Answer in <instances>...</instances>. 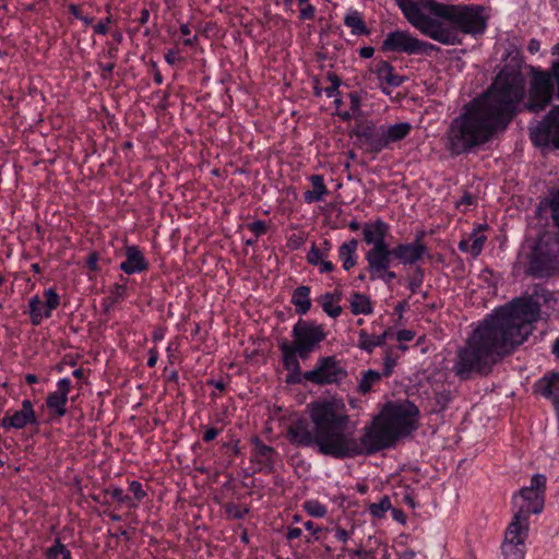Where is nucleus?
<instances>
[{
	"label": "nucleus",
	"mask_w": 559,
	"mask_h": 559,
	"mask_svg": "<svg viewBox=\"0 0 559 559\" xmlns=\"http://www.w3.org/2000/svg\"><path fill=\"white\" fill-rule=\"evenodd\" d=\"M312 427L305 418L293 420L287 427L289 442L298 448H316L320 454L334 459L373 454L392 447L397 437L380 414L364 428L357 439L348 430L349 416L343 400L329 399L308 406Z\"/></svg>",
	"instance_id": "obj_1"
},
{
	"label": "nucleus",
	"mask_w": 559,
	"mask_h": 559,
	"mask_svg": "<svg viewBox=\"0 0 559 559\" xmlns=\"http://www.w3.org/2000/svg\"><path fill=\"white\" fill-rule=\"evenodd\" d=\"M538 306L530 300H514L489 314L457 349L452 371L461 381L486 377L492 368L532 332L531 321Z\"/></svg>",
	"instance_id": "obj_2"
},
{
	"label": "nucleus",
	"mask_w": 559,
	"mask_h": 559,
	"mask_svg": "<svg viewBox=\"0 0 559 559\" xmlns=\"http://www.w3.org/2000/svg\"><path fill=\"white\" fill-rule=\"evenodd\" d=\"M525 93V79L519 69H502L490 88L464 106L447 131L445 147L451 155L469 153L504 130L513 119Z\"/></svg>",
	"instance_id": "obj_3"
},
{
	"label": "nucleus",
	"mask_w": 559,
	"mask_h": 559,
	"mask_svg": "<svg viewBox=\"0 0 559 559\" xmlns=\"http://www.w3.org/2000/svg\"><path fill=\"white\" fill-rule=\"evenodd\" d=\"M396 4L423 35L443 45L461 44L459 33L478 36L487 28L480 5L448 4L440 19H432L420 12L411 0H396Z\"/></svg>",
	"instance_id": "obj_4"
},
{
	"label": "nucleus",
	"mask_w": 559,
	"mask_h": 559,
	"mask_svg": "<svg viewBox=\"0 0 559 559\" xmlns=\"http://www.w3.org/2000/svg\"><path fill=\"white\" fill-rule=\"evenodd\" d=\"M293 343L282 340L278 343V347L282 352L285 369L299 374L300 365L298 357L307 359L314 347L325 338V333L321 325L299 320L293 328Z\"/></svg>",
	"instance_id": "obj_5"
},
{
	"label": "nucleus",
	"mask_w": 559,
	"mask_h": 559,
	"mask_svg": "<svg viewBox=\"0 0 559 559\" xmlns=\"http://www.w3.org/2000/svg\"><path fill=\"white\" fill-rule=\"evenodd\" d=\"M530 76L527 100L523 105L525 110L537 114L545 110L554 97L559 100V59L549 70L531 66Z\"/></svg>",
	"instance_id": "obj_6"
},
{
	"label": "nucleus",
	"mask_w": 559,
	"mask_h": 559,
	"mask_svg": "<svg viewBox=\"0 0 559 559\" xmlns=\"http://www.w3.org/2000/svg\"><path fill=\"white\" fill-rule=\"evenodd\" d=\"M411 130L412 126L408 122L382 126L366 122L356 127L355 134L369 152L379 153L391 143L405 139Z\"/></svg>",
	"instance_id": "obj_7"
},
{
	"label": "nucleus",
	"mask_w": 559,
	"mask_h": 559,
	"mask_svg": "<svg viewBox=\"0 0 559 559\" xmlns=\"http://www.w3.org/2000/svg\"><path fill=\"white\" fill-rule=\"evenodd\" d=\"M362 236L367 245L372 247L366 253V261L374 270L385 267L388 262V250L390 248L385 238L389 234V225L382 221L367 222L362 225Z\"/></svg>",
	"instance_id": "obj_8"
},
{
	"label": "nucleus",
	"mask_w": 559,
	"mask_h": 559,
	"mask_svg": "<svg viewBox=\"0 0 559 559\" xmlns=\"http://www.w3.org/2000/svg\"><path fill=\"white\" fill-rule=\"evenodd\" d=\"M381 415L399 438L409 435L417 428L418 407L409 401L388 404Z\"/></svg>",
	"instance_id": "obj_9"
},
{
	"label": "nucleus",
	"mask_w": 559,
	"mask_h": 559,
	"mask_svg": "<svg viewBox=\"0 0 559 559\" xmlns=\"http://www.w3.org/2000/svg\"><path fill=\"white\" fill-rule=\"evenodd\" d=\"M528 273L534 277H550L559 273V238L538 246L530 258Z\"/></svg>",
	"instance_id": "obj_10"
},
{
	"label": "nucleus",
	"mask_w": 559,
	"mask_h": 559,
	"mask_svg": "<svg viewBox=\"0 0 559 559\" xmlns=\"http://www.w3.org/2000/svg\"><path fill=\"white\" fill-rule=\"evenodd\" d=\"M347 377V370L334 357L318 360L314 369L306 371L304 379L319 385L340 383Z\"/></svg>",
	"instance_id": "obj_11"
},
{
	"label": "nucleus",
	"mask_w": 559,
	"mask_h": 559,
	"mask_svg": "<svg viewBox=\"0 0 559 559\" xmlns=\"http://www.w3.org/2000/svg\"><path fill=\"white\" fill-rule=\"evenodd\" d=\"M531 140L537 146H547L551 143L559 148V105L554 106L531 130Z\"/></svg>",
	"instance_id": "obj_12"
},
{
	"label": "nucleus",
	"mask_w": 559,
	"mask_h": 559,
	"mask_svg": "<svg viewBox=\"0 0 559 559\" xmlns=\"http://www.w3.org/2000/svg\"><path fill=\"white\" fill-rule=\"evenodd\" d=\"M427 253V246L421 240V237L417 236L413 242L399 243L393 248H389L385 266H391L393 259L397 260L403 265H414L421 261Z\"/></svg>",
	"instance_id": "obj_13"
},
{
	"label": "nucleus",
	"mask_w": 559,
	"mask_h": 559,
	"mask_svg": "<svg viewBox=\"0 0 559 559\" xmlns=\"http://www.w3.org/2000/svg\"><path fill=\"white\" fill-rule=\"evenodd\" d=\"M44 296L45 300H41L39 296L29 299L28 313L34 325L40 324L44 318H49L52 310L59 306L60 298L52 288L46 289Z\"/></svg>",
	"instance_id": "obj_14"
},
{
	"label": "nucleus",
	"mask_w": 559,
	"mask_h": 559,
	"mask_svg": "<svg viewBox=\"0 0 559 559\" xmlns=\"http://www.w3.org/2000/svg\"><path fill=\"white\" fill-rule=\"evenodd\" d=\"M418 45V38L413 37L407 32L394 31L386 35L381 48L383 51L416 55Z\"/></svg>",
	"instance_id": "obj_15"
},
{
	"label": "nucleus",
	"mask_w": 559,
	"mask_h": 559,
	"mask_svg": "<svg viewBox=\"0 0 559 559\" xmlns=\"http://www.w3.org/2000/svg\"><path fill=\"white\" fill-rule=\"evenodd\" d=\"M513 503L518 508L516 512L528 516L531 513L538 514L544 508V496L537 490L523 487L513 496Z\"/></svg>",
	"instance_id": "obj_16"
},
{
	"label": "nucleus",
	"mask_w": 559,
	"mask_h": 559,
	"mask_svg": "<svg viewBox=\"0 0 559 559\" xmlns=\"http://www.w3.org/2000/svg\"><path fill=\"white\" fill-rule=\"evenodd\" d=\"M72 388L69 378H62L57 382V390L48 394L46 405L53 417H63L67 414L68 394Z\"/></svg>",
	"instance_id": "obj_17"
},
{
	"label": "nucleus",
	"mask_w": 559,
	"mask_h": 559,
	"mask_svg": "<svg viewBox=\"0 0 559 559\" xmlns=\"http://www.w3.org/2000/svg\"><path fill=\"white\" fill-rule=\"evenodd\" d=\"M27 425H38V419L29 400L22 402V409L14 412L12 415L7 414L1 420V427L4 429H23Z\"/></svg>",
	"instance_id": "obj_18"
},
{
	"label": "nucleus",
	"mask_w": 559,
	"mask_h": 559,
	"mask_svg": "<svg viewBox=\"0 0 559 559\" xmlns=\"http://www.w3.org/2000/svg\"><path fill=\"white\" fill-rule=\"evenodd\" d=\"M528 533V516L521 512H515L512 521L510 522L506 535L504 542L522 544L524 545Z\"/></svg>",
	"instance_id": "obj_19"
},
{
	"label": "nucleus",
	"mask_w": 559,
	"mask_h": 559,
	"mask_svg": "<svg viewBox=\"0 0 559 559\" xmlns=\"http://www.w3.org/2000/svg\"><path fill=\"white\" fill-rule=\"evenodd\" d=\"M148 266L143 253L136 246H129L126 249V260L120 264V269L126 274L140 273Z\"/></svg>",
	"instance_id": "obj_20"
},
{
	"label": "nucleus",
	"mask_w": 559,
	"mask_h": 559,
	"mask_svg": "<svg viewBox=\"0 0 559 559\" xmlns=\"http://www.w3.org/2000/svg\"><path fill=\"white\" fill-rule=\"evenodd\" d=\"M536 391L547 399H552L556 411L559 406V371L545 374L536 383Z\"/></svg>",
	"instance_id": "obj_21"
},
{
	"label": "nucleus",
	"mask_w": 559,
	"mask_h": 559,
	"mask_svg": "<svg viewBox=\"0 0 559 559\" xmlns=\"http://www.w3.org/2000/svg\"><path fill=\"white\" fill-rule=\"evenodd\" d=\"M357 248L358 240L353 238L346 242H343L338 248V258L343 263V269L345 271L350 270L357 263Z\"/></svg>",
	"instance_id": "obj_22"
},
{
	"label": "nucleus",
	"mask_w": 559,
	"mask_h": 559,
	"mask_svg": "<svg viewBox=\"0 0 559 559\" xmlns=\"http://www.w3.org/2000/svg\"><path fill=\"white\" fill-rule=\"evenodd\" d=\"M376 73L378 78L385 82L390 87H399L404 82V76L394 73V69L388 61H381L377 66Z\"/></svg>",
	"instance_id": "obj_23"
},
{
	"label": "nucleus",
	"mask_w": 559,
	"mask_h": 559,
	"mask_svg": "<svg viewBox=\"0 0 559 559\" xmlns=\"http://www.w3.org/2000/svg\"><path fill=\"white\" fill-rule=\"evenodd\" d=\"M309 179L312 185V190H308L304 193V200L308 204L319 202L328 194V189L321 175H312Z\"/></svg>",
	"instance_id": "obj_24"
},
{
	"label": "nucleus",
	"mask_w": 559,
	"mask_h": 559,
	"mask_svg": "<svg viewBox=\"0 0 559 559\" xmlns=\"http://www.w3.org/2000/svg\"><path fill=\"white\" fill-rule=\"evenodd\" d=\"M310 287L309 286H298L292 296V304L296 308V312L299 314H306L311 308L310 300Z\"/></svg>",
	"instance_id": "obj_25"
},
{
	"label": "nucleus",
	"mask_w": 559,
	"mask_h": 559,
	"mask_svg": "<svg viewBox=\"0 0 559 559\" xmlns=\"http://www.w3.org/2000/svg\"><path fill=\"white\" fill-rule=\"evenodd\" d=\"M344 24L352 29L354 35L359 36L369 34V29L358 11H349L344 17Z\"/></svg>",
	"instance_id": "obj_26"
},
{
	"label": "nucleus",
	"mask_w": 559,
	"mask_h": 559,
	"mask_svg": "<svg viewBox=\"0 0 559 559\" xmlns=\"http://www.w3.org/2000/svg\"><path fill=\"white\" fill-rule=\"evenodd\" d=\"M350 310L354 314H370L372 306L369 297L360 293H354L350 298Z\"/></svg>",
	"instance_id": "obj_27"
},
{
	"label": "nucleus",
	"mask_w": 559,
	"mask_h": 559,
	"mask_svg": "<svg viewBox=\"0 0 559 559\" xmlns=\"http://www.w3.org/2000/svg\"><path fill=\"white\" fill-rule=\"evenodd\" d=\"M384 345V336L371 335L366 330L359 332L358 347L367 353H372L377 346Z\"/></svg>",
	"instance_id": "obj_28"
},
{
	"label": "nucleus",
	"mask_w": 559,
	"mask_h": 559,
	"mask_svg": "<svg viewBox=\"0 0 559 559\" xmlns=\"http://www.w3.org/2000/svg\"><path fill=\"white\" fill-rule=\"evenodd\" d=\"M381 380V373L369 369L362 373V377L358 383V391L361 394H367L371 391L372 385Z\"/></svg>",
	"instance_id": "obj_29"
},
{
	"label": "nucleus",
	"mask_w": 559,
	"mask_h": 559,
	"mask_svg": "<svg viewBox=\"0 0 559 559\" xmlns=\"http://www.w3.org/2000/svg\"><path fill=\"white\" fill-rule=\"evenodd\" d=\"M46 559H72L70 550L63 545L60 538H56L53 545L45 552Z\"/></svg>",
	"instance_id": "obj_30"
},
{
	"label": "nucleus",
	"mask_w": 559,
	"mask_h": 559,
	"mask_svg": "<svg viewBox=\"0 0 559 559\" xmlns=\"http://www.w3.org/2000/svg\"><path fill=\"white\" fill-rule=\"evenodd\" d=\"M501 550L506 559H524L525 545L503 542Z\"/></svg>",
	"instance_id": "obj_31"
},
{
	"label": "nucleus",
	"mask_w": 559,
	"mask_h": 559,
	"mask_svg": "<svg viewBox=\"0 0 559 559\" xmlns=\"http://www.w3.org/2000/svg\"><path fill=\"white\" fill-rule=\"evenodd\" d=\"M322 308L331 318H337L342 313V307L334 304V296L331 293L322 296Z\"/></svg>",
	"instance_id": "obj_32"
},
{
	"label": "nucleus",
	"mask_w": 559,
	"mask_h": 559,
	"mask_svg": "<svg viewBox=\"0 0 559 559\" xmlns=\"http://www.w3.org/2000/svg\"><path fill=\"white\" fill-rule=\"evenodd\" d=\"M304 509L309 515L313 518H324L328 513L326 507L318 500L305 501Z\"/></svg>",
	"instance_id": "obj_33"
},
{
	"label": "nucleus",
	"mask_w": 559,
	"mask_h": 559,
	"mask_svg": "<svg viewBox=\"0 0 559 559\" xmlns=\"http://www.w3.org/2000/svg\"><path fill=\"white\" fill-rule=\"evenodd\" d=\"M254 444L255 454L264 459L266 464L271 466L273 464L275 450L272 447L264 444L259 438H255Z\"/></svg>",
	"instance_id": "obj_34"
},
{
	"label": "nucleus",
	"mask_w": 559,
	"mask_h": 559,
	"mask_svg": "<svg viewBox=\"0 0 559 559\" xmlns=\"http://www.w3.org/2000/svg\"><path fill=\"white\" fill-rule=\"evenodd\" d=\"M389 269H390V266L374 270L371 267V264H368V267H367L368 272L370 273L371 280L380 278L383 282H385L386 284H389L394 278H396V274L394 272L390 271Z\"/></svg>",
	"instance_id": "obj_35"
},
{
	"label": "nucleus",
	"mask_w": 559,
	"mask_h": 559,
	"mask_svg": "<svg viewBox=\"0 0 559 559\" xmlns=\"http://www.w3.org/2000/svg\"><path fill=\"white\" fill-rule=\"evenodd\" d=\"M392 508L391 500L388 496L381 498L378 503H372L369 507L370 513L378 519L384 516L385 512Z\"/></svg>",
	"instance_id": "obj_36"
},
{
	"label": "nucleus",
	"mask_w": 559,
	"mask_h": 559,
	"mask_svg": "<svg viewBox=\"0 0 559 559\" xmlns=\"http://www.w3.org/2000/svg\"><path fill=\"white\" fill-rule=\"evenodd\" d=\"M549 209L552 224L559 230V189L550 194Z\"/></svg>",
	"instance_id": "obj_37"
},
{
	"label": "nucleus",
	"mask_w": 559,
	"mask_h": 559,
	"mask_svg": "<svg viewBox=\"0 0 559 559\" xmlns=\"http://www.w3.org/2000/svg\"><path fill=\"white\" fill-rule=\"evenodd\" d=\"M469 240L472 254L478 257L486 241V236L481 235L479 230H474L469 236Z\"/></svg>",
	"instance_id": "obj_38"
},
{
	"label": "nucleus",
	"mask_w": 559,
	"mask_h": 559,
	"mask_svg": "<svg viewBox=\"0 0 559 559\" xmlns=\"http://www.w3.org/2000/svg\"><path fill=\"white\" fill-rule=\"evenodd\" d=\"M424 276H425V273L421 267L416 266L413 270V273L408 278V288L413 294L418 292L419 287L421 286V284L424 282Z\"/></svg>",
	"instance_id": "obj_39"
},
{
	"label": "nucleus",
	"mask_w": 559,
	"mask_h": 559,
	"mask_svg": "<svg viewBox=\"0 0 559 559\" xmlns=\"http://www.w3.org/2000/svg\"><path fill=\"white\" fill-rule=\"evenodd\" d=\"M324 259H328V252H323L316 245H312L307 253V262L318 266Z\"/></svg>",
	"instance_id": "obj_40"
},
{
	"label": "nucleus",
	"mask_w": 559,
	"mask_h": 559,
	"mask_svg": "<svg viewBox=\"0 0 559 559\" xmlns=\"http://www.w3.org/2000/svg\"><path fill=\"white\" fill-rule=\"evenodd\" d=\"M107 493L110 495L112 499L118 501L121 504H127L129 508H135L136 503L132 501V499L123 493V490L119 487H115L112 489L107 490Z\"/></svg>",
	"instance_id": "obj_41"
},
{
	"label": "nucleus",
	"mask_w": 559,
	"mask_h": 559,
	"mask_svg": "<svg viewBox=\"0 0 559 559\" xmlns=\"http://www.w3.org/2000/svg\"><path fill=\"white\" fill-rule=\"evenodd\" d=\"M527 488L537 490L539 493L544 496L546 489V477L542 474H535L531 479V486H528Z\"/></svg>",
	"instance_id": "obj_42"
},
{
	"label": "nucleus",
	"mask_w": 559,
	"mask_h": 559,
	"mask_svg": "<svg viewBox=\"0 0 559 559\" xmlns=\"http://www.w3.org/2000/svg\"><path fill=\"white\" fill-rule=\"evenodd\" d=\"M129 490L133 493L136 501L143 500L146 492L142 488V484L138 480H132L129 485Z\"/></svg>",
	"instance_id": "obj_43"
},
{
	"label": "nucleus",
	"mask_w": 559,
	"mask_h": 559,
	"mask_svg": "<svg viewBox=\"0 0 559 559\" xmlns=\"http://www.w3.org/2000/svg\"><path fill=\"white\" fill-rule=\"evenodd\" d=\"M248 228L255 235V237L265 234L267 229L264 221H254L248 224Z\"/></svg>",
	"instance_id": "obj_44"
},
{
	"label": "nucleus",
	"mask_w": 559,
	"mask_h": 559,
	"mask_svg": "<svg viewBox=\"0 0 559 559\" xmlns=\"http://www.w3.org/2000/svg\"><path fill=\"white\" fill-rule=\"evenodd\" d=\"M226 513L228 514V516L233 518V519H242L245 513L248 512V510H240L238 506H236L235 503H228L226 506Z\"/></svg>",
	"instance_id": "obj_45"
},
{
	"label": "nucleus",
	"mask_w": 559,
	"mask_h": 559,
	"mask_svg": "<svg viewBox=\"0 0 559 559\" xmlns=\"http://www.w3.org/2000/svg\"><path fill=\"white\" fill-rule=\"evenodd\" d=\"M112 302L116 304L120 301L126 293V286L121 284H115L112 289L110 290Z\"/></svg>",
	"instance_id": "obj_46"
},
{
	"label": "nucleus",
	"mask_w": 559,
	"mask_h": 559,
	"mask_svg": "<svg viewBox=\"0 0 559 559\" xmlns=\"http://www.w3.org/2000/svg\"><path fill=\"white\" fill-rule=\"evenodd\" d=\"M316 9L313 5L308 4L300 10L299 17L301 20H311L314 17Z\"/></svg>",
	"instance_id": "obj_47"
},
{
	"label": "nucleus",
	"mask_w": 559,
	"mask_h": 559,
	"mask_svg": "<svg viewBox=\"0 0 559 559\" xmlns=\"http://www.w3.org/2000/svg\"><path fill=\"white\" fill-rule=\"evenodd\" d=\"M418 50H417V53H428L429 51H432V50H439V48L437 46H435L433 44H430V43H426V41H421L418 39Z\"/></svg>",
	"instance_id": "obj_48"
},
{
	"label": "nucleus",
	"mask_w": 559,
	"mask_h": 559,
	"mask_svg": "<svg viewBox=\"0 0 559 559\" xmlns=\"http://www.w3.org/2000/svg\"><path fill=\"white\" fill-rule=\"evenodd\" d=\"M415 337V333L412 330H400L396 333V338L400 342H409Z\"/></svg>",
	"instance_id": "obj_49"
},
{
	"label": "nucleus",
	"mask_w": 559,
	"mask_h": 559,
	"mask_svg": "<svg viewBox=\"0 0 559 559\" xmlns=\"http://www.w3.org/2000/svg\"><path fill=\"white\" fill-rule=\"evenodd\" d=\"M111 22L110 16L106 17L104 22H99L94 26V32L100 35H106L108 33L107 24Z\"/></svg>",
	"instance_id": "obj_50"
},
{
	"label": "nucleus",
	"mask_w": 559,
	"mask_h": 559,
	"mask_svg": "<svg viewBox=\"0 0 559 559\" xmlns=\"http://www.w3.org/2000/svg\"><path fill=\"white\" fill-rule=\"evenodd\" d=\"M218 433H219V430L217 428L210 427L204 431L202 439L205 442H210V441L214 440L218 436Z\"/></svg>",
	"instance_id": "obj_51"
},
{
	"label": "nucleus",
	"mask_w": 559,
	"mask_h": 559,
	"mask_svg": "<svg viewBox=\"0 0 559 559\" xmlns=\"http://www.w3.org/2000/svg\"><path fill=\"white\" fill-rule=\"evenodd\" d=\"M348 97L350 100V110L357 111L360 107V96L357 93H350Z\"/></svg>",
	"instance_id": "obj_52"
},
{
	"label": "nucleus",
	"mask_w": 559,
	"mask_h": 559,
	"mask_svg": "<svg viewBox=\"0 0 559 559\" xmlns=\"http://www.w3.org/2000/svg\"><path fill=\"white\" fill-rule=\"evenodd\" d=\"M394 365H395V360L393 358H391L390 355H386V357L384 359V371H383V374L385 377H389L392 373V368L394 367Z\"/></svg>",
	"instance_id": "obj_53"
},
{
	"label": "nucleus",
	"mask_w": 559,
	"mask_h": 559,
	"mask_svg": "<svg viewBox=\"0 0 559 559\" xmlns=\"http://www.w3.org/2000/svg\"><path fill=\"white\" fill-rule=\"evenodd\" d=\"M157 359H158V352L155 347H153L148 350L147 366L150 368L155 367Z\"/></svg>",
	"instance_id": "obj_54"
},
{
	"label": "nucleus",
	"mask_w": 559,
	"mask_h": 559,
	"mask_svg": "<svg viewBox=\"0 0 559 559\" xmlns=\"http://www.w3.org/2000/svg\"><path fill=\"white\" fill-rule=\"evenodd\" d=\"M318 266L321 273H330L335 269L334 264L326 259H324Z\"/></svg>",
	"instance_id": "obj_55"
},
{
	"label": "nucleus",
	"mask_w": 559,
	"mask_h": 559,
	"mask_svg": "<svg viewBox=\"0 0 559 559\" xmlns=\"http://www.w3.org/2000/svg\"><path fill=\"white\" fill-rule=\"evenodd\" d=\"M100 69H102V76L104 79H107L111 75L114 69H115V63L114 62H109V63H106V64H100L99 66Z\"/></svg>",
	"instance_id": "obj_56"
},
{
	"label": "nucleus",
	"mask_w": 559,
	"mask_h": 559,
	"mask_svg": "<svg viewBox=\"0 0 559 559\" xmlns=\"http://www.w3.org/2000/svg\"><path fill=\"white\" fill-rule=\"evenodd\" d=\"M335 537L342 542V543H346L349 538V532H347L345 528H342V527H337L335 530Z\"/></svg>",
	"instance_id": "obj_57"
},
{
	"label": "nucleus",
	"mask_w": 559,
	"mask_h": 559,
	"mask_svg": "<svg viewBox=\"0 0 559 559\" xmlns=\"http://www.w3.org/2000/svg\"><path fill=\"white\" fill-rule=\"evenodd\" d=\"M391 513H392L393 519L396 522L402 523V524H404L406 522V515L401 509H392Z\"/></svg>",
	"instance_id": "obj_58"
},
{
	"label": "nucleus",
	"mask_w": 559,
	"mask_h": 559,
	"mask_svg": "<svg viewBox=\"0 0 559 559\" xmlns=\"http://www.w3.org/2000/svg\"><path fill=\"white\" fill-rule=\"evenodd\" d=\"M86 263H87V266H88L90 270L97 271L98 270V264H97L98 263V257H97V254L96 253L90 254L88 258H87Z\"/></svg>",
	"instance_id": "obj_59"
},
{
	"label": "nucleus",
	"mask_w": 559,
	"mask_h": 559,
	"mask_svg": "<svg viewBox=\"0 0 559 559\" xmlns=\"http://www.w3.org/2000/svg\"><path fill=\"white\" fill-rule=\"evenodd\" d=\"M301 533L302 531L299 527H289L286 534V539L293 540L295 538H298L301 536Z\"/></svg>",
	"instance_id": "obj_60"
},
{
	"label": "nucleus",
	"mask_w": 559,
	"mask_h": 559,
	"mask_svg": "<svg viewBox=\"0 0 559 559\" xmlns=\"http://www.w3.org/2000/svg\"><path fill=\"white\" fill-rule=\"evenodd\" d=\"M165 60L169 64H175L178 60V52L171 49L168 50L167 53L165 55Z\"/></svg>",
	"instance_id": "obj_61"
},
{
	"label": "nucleus",
	"mask_w": 559,
	"mask_h": 559,
	"mask_svg": "<svg viewBox=\"0 0 559 559\" xmlns=\"http://www.w3.org/2000/svg\"><path fill=\"white\" fill-rule=\"evenodd\" d=\"M304 526H305V528H306L307 531H310L313 535H317V534L321 531V528H320V527H318V526H316V525H314V523H313L312 521H307V522H305ZM318 538H319V537H318V536H316V539H318Z\"/></svg>",
	"instance_id": "obj_62"
},
{
	"label": "nucleus",
	"mask_w": 559,
	"mask_h": 559,
	"mask_svg": "<svg viewBox=\"0 0 559 559\" xmlns=\"http://www.w3.org/2000/svg\"><path fill=\"white\" fill-rule=\"evenodd\" d=\"M326 79L331 82V85L340 87L341 79L334 72H329Z\"/></svg>",
	"instance_id": "obj_63"
},
{
	"label": "nucleus",
	"mask_w": 559,
	"mask_h": 559,
	"mask_svg": "<svg viewBox=\"0 0 559 559\" xmlns=\"http://www.w3.org/2000/svg\"><path fill=\"white\" fill-rule=\"evenodd\" d=\"M539 47H540V44L537 39L535 38H532L530 41H528V46H527V49L531 53H535L539 50Z\"/></svg>",
	"instance_id": "obj_64"
}]
</instances>
